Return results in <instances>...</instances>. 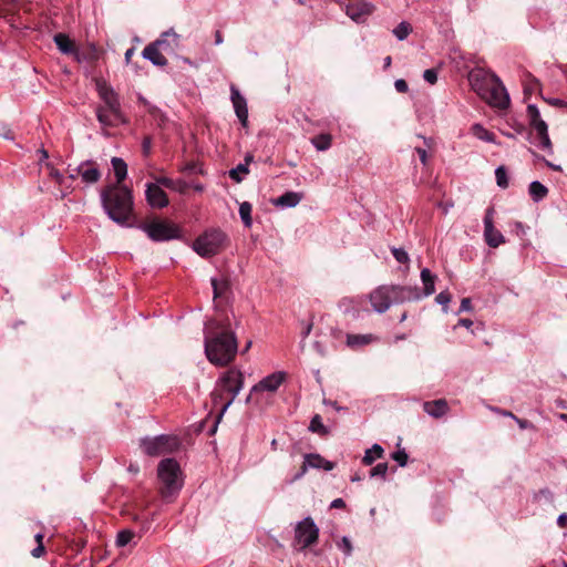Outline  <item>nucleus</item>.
Here are the masks:
<instances>
[{
  "label": "nucleus",
  "mask_w": 567,
  "mask_h": 567,
  "mask_svg": "<svg viewBox=\"0 0 567 567\" xmlns=\"http://www.w3.org/2000/svg\"><path fill=\"white\" fill-rule=\"evenodd\" d=\"M103 208L107 216L121 226H130L133 215V196L130 188L122 185L107 186L101 193Z\"/></svg>",
  "instance_id": "1"
},
{
  "label": "nucleus",
  "mask_w": 567,
  "mask_h": 567,
  "mask_svg": "<svg viewBox=\"0 0 567 567\" xmlns=\"http://www.w3.org/2000/svg\"><path fill=\"white\" fill-rule=\"evenodd\" d=\"M420 299L421 293L417 287L400 285H383L375 288L369 295L373 310L379 313L385 312L393 303H403Z\"/></svg>",
  "instance_id": "2"
},
{
  "label": "nucleus",
  "mask_w": 567,
  "mask_h": 567,
  "mask_svg": "<svg viewBox=\"0 0 567 567\" xmlns=\"http://www.w3.org/2000/svg\"><path fill=\"white\" fill-rule=\"evenodd\" d=\"M205 353L209 362L224 367L230 363L237 353V339L234 332L223 330L205 338Z\"/></svg>",
  "instance_id": "3"
},
{
  "label": "nucleus",
  "mask_w": 567,
  "mask_h": 567,
  "mask_svg": "<svg viewBox=\"0 0 567 567\" xmlns=\"http://www.w3.org/2000/svg\"><path fill=\"white\" fill-rule=\"evenodd\" d=\"M179 48L181 35L174 29H169L162 32L158 39L147 44L142 51V56L153 65L164 68L168 64V60L163 52L176 54Z\"/></svg>",
  "instance_id": "4"
},
{
  "label": "nucleus",
  "mask_w": 567,
  "mask_h": 567,
  "mask_svg": "<svg viewBox=\"0 0 567 567\" xmlns=\"http://www.w3.org/2000/svg\"><path fill=\"white\" fill-rule=\"evenodd\" d=\"M157 476L163 497L176 495L183 487L182 470L174 458H164L158 463Z\"/></svg>",
  "instance_id": "5"
},
{
  "label": "nucleus",
  "mask_w": 567,
  "mask_h": 567,
  "mask_svg": "<svg viewBox=\"0 0 567 567\" xmlns=\"http://www.w3.org/2000/svg\"><path fill=\"white\" fill-rule=\"evenodd\" d=\"M227 235L218 229L210 228L199 235L192 247L203 258H209L219 254L226 246Z\"/></svg>",
  "instance_id": "6"
},
{
  "label": "nucleus",
  "mask_w": 567,
  "mask_h": 567,
  "mask_svg": "<svg viewBox=\"0 0 567 567\" xmlns=\"http://www.w3.org/2000/svg\"><path fill=\"white\" fill-rule=\"evenodd\" d=\"M153 241L179 239L182 230L178 225L168 219L154 218L138 226Z\"/></svg>",
  "instance_id": "7"
},
{
  "label": "nucleus",
  "mask_w": 567,
  "mask_h": 567,
  "mask_svg": "<svg viewBox=\"0 0 567 567\" xmlns=\"http://www.w3.org/2000/svg\"><path fill=\"white\" fill-rule=\"evenodd\" d=\"M219 384L223 391L230 394V398L223 404L219 413V417L227 411L231 405L238 393L244 386V375L238 369L227 370L219 379Z\"/></svg>",
  "instance_id": "8"
},
{
  "label": "nucleus",
  "mask_w": 567,
  "mask_h": 567,
  "mask_svg": "<svg viewBox=\"0 0 567 567\" xmlns=\"http://www.w3.org/2000/svg\"><path fill=\"white\" fill-rule=\"evenodd\" d=\"M178 442L169 435H158L155 437H145L141 440L140 446L148 456H159L172 453L176 450Z\"/></svg>",
  "instance_id": "9"
},
{
  "label": "nucleus",
  "mask_w": 567,
  "mask_h": 567,
  "mask_svg": "<svg viewBox=\"0 0 567 567\" xmlns=\"http://www.w3.org/2000/svg\"><path fill=\"white\" fill-rule=\"evenodd\" d=\"M319 528L311 517H306L299 522L295 528L293 546L298 550H305L307 547L317 543Z\"/></svg>",
  "instance_id": "10"
},
{
  "label": "nucleus",
  "mask_w": 567,
  "mask_h": 567,
  "mask_svg": "<svg viewBox=\"0 0 567 567\" xmlns=\"http://www.w3.org/2000/svg\"><path fill=\"white\" fill-rule=\"evenodd\" d=\"M527 115L530 121V125L536 132L534 143L542 150L551 152V142L548 136L547 124L542 120L539 110L536 105L529 104L527 106Z\"/></svg>",
  "instance_id": "11"
},
{
  "label": "nucleus",
  "mask_w": 567,
  "mask_h": 567,
  "mask_svg": "<svg viewBox=\"0 0 567 567\" xmlns=\"http://www.w3.org/2000/svg\"><path fill=\"white\" fill-rule=\"evenodd\" d=\"M481 97L491 106L499 110H505L509 106V95L498 76L494 79Z\"/></svg>",
  "instance_id": "12"
},
{
  "label": "nucleus",
  "mask_w": 567,
  "mask_h": 567,
  "mask_svg": "<svg viewBox=\"0 0 567 567\" xmlns=\"http://www.w3.org/2000/svg\"><path fill=\"white\" fill-rule=\"evenodd\" d=\"M344 8L347 16L357 23L364 22L374 11V6L365 0H350Z\"/></svg>",
  "instance_id": "13"
},
{
  "label": "nucleus",
  "mask_w": 567,
  "mask_h": 567,
  "mask_svg": "<svg viewBox=\"0 0 567 567\" xmlns=\"http://www.w3.org/2000/svg\"><path fill=\"white\" fill-rule=\"evenodd\" d=\"M497 75L482 68H475L468 73V81L472 89L480 95L491 85Z\"/></svg>",
  "instance_id": "14"
},
{
  "label": "nucleus",
  "mask_w": 567,
  "mask_h": 567,
  "mask_svg": "<svg viewBox=\"0 0 567 567\" xmlns=\"http://www.w3.org/2000/svg\"><path fill=\"white\" fill-rule=\"evenodd\" d=\"M493 214V208H488L486 210L484 217V238L489 247L497 248L499 245L505 243V238L502 233L494 227Z\"/></svg>",
  "instance_id": "15"
},
{
  "label": "nucleus",
  "mask_w": 567,
  "mask_h": 567,
  "mask_svg": "<svg viewBox=\"0 0 567 567\" xmlns=\"http://www.w3.org/2000/svg\"><path fill=\"white\" fill-rule=\"evenodd\" d=\"M145 197L152 208H164L168 205L166 193L157 184L148 183L146 185Z\"/></svg>",
  "instance_id": "16"
},
{
  "label": "nucleus",
  "mask_w": 567,
  "mask_h": 567,
  "mask_svg": "<svg viewBox=\"0 0 567 567\" xmlns=\"http://www.w3.org/2000/svg\"><path fill=\"white\" fill-rule=\"evenodd\" d=\"M99 95L104 102L103 107H107V110L113 113L115 117L120 116V110L121 104L117 94L114 92V90L106 85V84H100L99 85Z\"/></svg>",
  "instance_id": "17"
},
{
  "label": "nucleus",
  "mask_w": 567,
  "mask_h": 567,
  "mask_svg": "<svg viewBox=\"0 0 567 567\" xmlns=\"http://www.w3.org/2000/svg\"><path fill=\"white\" fill-rule=\"evenodd\" d=\"M231 92V102L235 110V113L240 121L243 126H247L248 123V107L246 99L240 94L238 89L234 85L230 87Z\"/></svg>",
  "instance_id": "18"
},
{
  "label": "nucleus",
  "mask_w": 567,
  "mask_h": 567,
  "mask_svg": "<svg viewBox=\"0 0 567 567\" xmlns=\"http://www.w3.org/2000/svg\"><path fill=\"white\" fill-rule=\"evenodd\" d=\"M76 174H80L82 181L86 184H94L101 177V172L96 163L92 161L82 162L78 167L74 168Z\"/></svg>",
  "instance_id": "19"
},
{
  "label": "nucleus",
  "mask_w": 567,
  "mask_h": 567,
  "mask_svg": "<svg viewBox=\"0 0 567 567\" xmlns=\"http://www.w3.org/2000/svg\"><path fill=\"white\" fill-rule=\"evenodd\" d=\"M308 467L322 468V470L329 472L334 468V463L323 458L320 454L310 453V454L305 455L302 473H306Z\"/></svg>",
  "instance_id": "20"
},
{
  "label": "nucleus",
  "mask_w": 567,
  "mask_h": 567,
  "mask_svg": "<svg viewBox=\"0 0 567 567\" xmlns=\"http://www.w3.org/2000/svg\"><path fill=\"white\" fill-rule=\"evenodd\" d=\"M423 409L429 415H431L435 419H439L447 413L449 404H447L446 400L439 399V400L425 402L423 404Z\"/></svg>",
  "instance_id": "21"
},
{
  "label": "nucleus",
  "mask_w": 567,
  "mask_h": 567,
  "mask_svg": "<svg viewBox=\"0 0 567 567\" xmlns=\"http://www.w3.org/2000/svg\"><path fill=\"white\" fill-rule=\"evenodd\" d=\"M96 116L99 122L103 126H115L118 123H125L124 115L122 111L120 110V116L115 117L113 113H111L107 107H97L96 110Z\"/></svg>",
  "instance_id": "22"
},
{
  "label": "nucleus",
  "mask_w": 567,
  "mask_h": 567,
  "mask_svg": "<svg viewBox=\"0 0 567 567\" xmlns=\"http://www.w3.org/2000/svg\"><path fill=\"white\" fill-rule=\"evenodd\" d=\"M284 381L282 373H274L266 378H264L257 385L252 388V390H265L274 392L276 391Z\"/></svg>",
  "instance_id": "23"
},
{
  "label": "nucleus",
  "mask_w": 567,
  "mask_h": 567,
  "mask_svg": "<svg viewBox=\"0 0 567 567\" xmlns=\"http://www.w3.org/2000/svg\"><path fill=\"white\" fill-rule=\"evenodd\" d=\"M435 280L436 276L433 275L430 269L423 268L421 270V281L423 284V292L420 291L421 298L427 297L434 293L435 291Z\"/></svg>",
  "instance_id": "24"
},
{
  "label": "nucleus",
  "mask_w": 567,
  "mask_h": 567,
  "mask_svg": "<svg viewBox=\"0 0 567 567\" xmlns=\"http://www.w3.org/2000/svg\"><path fill=\"white\" fill-rule=\"evenodd\" d=\"M53 40H54V43L56 44L58 49L63 54H71V53L75 52L74 42L65 33H56L54 35Z\"/></svg>",
  "instance_id": "25"
},
{
  "label": "nucleus",
  "mask_w": 567,
  "mask_h": 567,
  "mask_svg": "<svg viewBox=\"0 0 567 567\" xmlns=\"http://www.w3.org/2000/svg\"><path fill=\"white\" fill-rule=\"evenodd\" d=\"M528 193L534 202L538 203L543 200L547 194L548 188L538 181H534L529 184Z\"/></svg>",
  "instance_id": "26"
},
{
  "label": "nucleus",
  "mask_w": 567,
  "mask_h": 567,
  "mask_svg": "<svg viewBox=\"0 0 567 567\" xmlns=\"http://www.w3.org/2000/svg\"><path fill=\"white\" fill-rule=\"evenodd\" d=\"M210 282L213 287L214 299L224 297L230 288L229 281L225 277H221L220 279L212 278Z\"/></svg>",
  "instance_id": "27"
},
{
  "label": "nucleus",
  "mask_w": 567,
  "mask_h": 567,
  "mask_svg": "<svg viewBox=\"0 0 567 567\" xmlns=\"http://www.w3.org/2000/svg\"><path fill=\"white\" fill-rule=\"evenodd\" d=\"M111 163H112V166H113V169H114V174H115V177H116V183H117L116 185H121V183L126 178L127 165L120 157H113Z\"/></svg>",
  "instance_id": "28"
},
{
  "label": "nucleus",
  "mask_w": 567,
  "mask_h": 567,
  "mask_svg": "<svg viewBox=\"0 0 567 567\" xmlns=\"http://www.w3.org/2000/svg\"><path fill=\"white\" fill-rule=\"evenodd\" d=\"M375 340L372 334H348L347 344L351 348L362 347Z\"/></svg>",
  "instance_id": "29"
},
{
  "label": "nucleus",
  "mask_w": 567,
  "mask_h": 567,
  "mask_svg": "<svg viewBox=\"0 0 567 567\" xmlns=\"http://www.w3.org/2000/svg\"><path fill=\"white\" fill-rule=\"evenodd\" d=\"M301 198L302 196L298 193L287 192L277 199V204L284 207H295L300 203Z\"/></svg>",
  "instance_id": "30"
},
{
  "label": "nucleus",
  "mask_w": 567,
  "mask_h": 567,
  "mask_svg": "<svg viewBox=\"0 0 567 567\" xmlns=\"http://www.w3.org/2000/svg\"><path fill=\"white\" fill-rule=\"evenodd\" d=\"M383 455V449L380 444H373L371 449H368L364 453L362 462L365 465H371L375 460L381 458Z\"/></svg>",
  "instance_id": "31"
},
{
  "label": "nucleus",
  "mask_w": 567,
  "mask_h": 567,
  "mask_svg": "<svg viewBox=\"0 0 567 567\" xmlns=\"http://www.w3.org/2000/svg\"><path fill=\"white\" fill-rule=\"evenodd\" d=\"M154 184H157L159 187L164 186L178 192H182L185 186V183L182 179L174 181L168 177H156Z\"/></svg>",
  "instance_id": "32"
},
{
  "label": "nucleus",
  "mask_w": 567,
  "mask_h": 567,
  "mask_svg": "<svg viewBox=\"0 0 567 567\" xmlns=\"http://www.w3.org/2000/svg\"><path fill=\"white\" fill-rule=\"evenodd\" d=\"M311 142L318 151H327L331 146L332 137L330 134H319Z\"/></svg>",
  "instance_id": "33"
},
{
  "label": "nucleus",
  "mask_w": 567,
  "mask_h": 567,
  "mask_svg": "<svg viewBox=\"0 0 567 567\" xmlns=\"http://www.w3.org/2000/svg\"><path fill=\"white\" fill-rule=\"evenodd\" d=\"M473 134L485 142L494 143L495 142V135L487 131L485 127H483L481 124H474L472 127Z\"/></svg>",
  "instance_id": "34"
},
{
  "label": "nucleus",
  "mask_w": 567,
  "mask_h": 567,
  "mask_svg": "<svg viewBox=\"0 0 567 567\" xmlns=\"http://www.w3.org/2000/svg\"><path fill=\"white\" fill-rule=\"evenodd\" d=\"M251 210L252 207L248 202H244L239 206V216L246 227H250L252 224Z\"/></svg>",
  "instance_id": "35"
},
{
  "label": "nucleus",
  "mask_w": 567,
  "mask_h": 567,
  "mask_svg": "<svg viewBox=\"0 0 567 567\" xmlns=\"http://www.w3.org/2000/svg\"><path fill=\"white\" fill-rule=\"evenodd\" d=\"M411 31H412L411 24L405 21H402L401 23L398 24V27L394 28L393 34L395 35V38L398 40L402 41L409 37Z\"/></svg>",
  "instance_id": "36"
},
{
  "label": "nucleus",
  "mask_w": 567,
  "mask_h": 567,
  "mask_svg": "<svg viewBox=\"0 0 567 567\" xmlns=\"http://www.w3.org/2000/svg\"><path fill=\"white\" fill-rule=\"evenodd\" d=\"M247 164H238L235 168L230 169L229 176L235 182L239 183L243 181L244 176L248 174Z\"/></svg>",
  "instance_id": "37"
},
{
  "label": "nucleus",
  "mask_w": 567,
  "mask_h": 567,
  "mask_svg": "<svg viewBox=\"0 0 567 567\" xmlns=\"http://www.w3.org/2000/svg\"><path fill=\"white\" fill-rule=\"evenodd\" d=\"M133 537L134 533L132 530L124 529L117 533L115 543L118 547H124L133 539Z\"/></svg>",
  "instance_id": "38"
},
{
  "label": "nucleus",
  "mask_w": 567,
  "mask_h": 567,
  "mask_svg": "<svg viewBox=\"0 0 567 567\" xmlns=\"http://www.w3.org/2000/svg\"><path fill=\"white\" fill-rule=\"evenodd\" d=\"M309 430L315 433L326 434L328 431L326 426L322 423L321 416L319 414H316L309 425Z\"/></svg>",
  "instance_id": "39"
},
{
  "label": "nucleus",
  "mask_w": 567,
  "mask_h": 567,
  "mask_svg": "<svg viewBox=\"0 0 567 567\" xmlns=\"http://www.w3.org/2000/svg\"><path fill=\"white\" fill-rule=\"evenodd\" d=\"M495 177H496V183L501 188L508 187L507 172L504 168V166H499L495 169Z\"/></svg>",
  "instance_id": "40"
},
{
  "label": "nucleus",
  "mask_w": 567,
  "mask_h": 567,
  "mask_svg": "<svg viewBox=\"0 0 567 567\" xmlns=\"http://www.w3.org/2000/svg\"><path fill=\"white\" fill-rule=\"evenodd\" d=\"M391 251L398 262H400V264H409L410 262L409 254L403 248L393 247L391 249Z\"/></svg>",
  "instance_id": "41"
},
{
  "label": "nucleus",
  "mask_w": 567,
  "mask_h": 567,
  "mask_svg": "<svg viewBox=\"0 0 567 567\" xmlns=\"http://www.w3.org/2000/svg\"><path fill=\"white\" fill-rule=\"evenodd\" d=\"M391 457L402 467L408 464L409 456H408L405 450H398V451L393 452Z\"/></svg>",
  "instance_id": "42"
},
{
  "label": "nucleus",
  "mask_w": 567,
  "mask_h": 567,
  "mask_svg": "<svg viewBox=\"0 0 567 567\" xmlns=\"http://www.w3.org/2000/svg\"><path fill=\"white\" fill-rule=\"evenodd\" d=\"M337 546L344 553V555L350 556L352 554V544L347 536H343Z\"/></svg>",
  "instance_id": "43"
},
{
  "label": "nucleus",
  "mask_w": 567,
  "mask_h": 567,
  "mask_svg": "<svg viewBox=\"0 0 567 567\" xmlns=\"http://www.w3.org/2000/svg\"><path fill=\"white\" fill-rule=\"evenodd\" d=\"M388 463H379L378 465H375L371 472H370V476L371 477H374V476H381V477H385L386 475V472H388Z\"/></svg>",
  "instance_id": "44"
},
{
  "label": "nucleus",
  "mask_w": 567,
  "mask_h": 567,
  "mask_svg": "<svg viewBox=\"0 0 567 567\" xmlns=\"http://www.w3.org/2000/svg\"><path fill=\"white\" fill-rule=\"evenodd\" d=\"M435 300L439 305H442L444 307V311L447 310V305L451 301V295L447 291H441L436 297Z\"/></svg>",
  "instance_id": "45"
},
{
  "label": "nucleus",
  "mask_w": 567,
  "mask_h": 567,
  "mask_svg": "<svg viewBox=\"0 0 567 567\" xmlns=\"http://www.w3.org/2000/svg\"><path fill=\"white\" fill-rule=\"evenodd\" d=\"M47 166L50 168V176L59 184V185H63L64 182H65V178L64 176L58 171L55 169L51 164L47 163Z\"/></svg>",
  "instance_id": "46"
},
{
  "label": "nucleus",
  "mask_w": 567,
  "mask_h": 567,
  "mask_svg": "<svg viewBox=\"0 0 567 567\" xmlns=\"http://www.w3.org/2000/svg\"><path fill=\"white\" fill-rule=\"evenodd\" d=\"M423 79L430 84H435L437 81V73L434 69H427L423 73Z\"/></svg>",
  "instance_id": "47"
},
{
  "label": "nucleus",
  "mask_w": 567,
  "mask_h": 567,
  "mask_svg": "<svg viewBox=\"0 0 567 567\" xmlns=\"http://www.w3.org/2000/svg\"><path fill=\"white\" fill-rule=\"evenodd\" d=\"M515 422L517 423V425L519 426L520 430H527V429L535 430V425L525 419H519L516 416Z\"/></svg>",
  "instance_id": "48"
},
{
  "label": "nucleus",
  "mask_w": 567,
  "mask_h": 567,
  "mask_svg": "<svg viewBox=\"0 0 567 567\" xmlns=\"http://www.w3.org/2000/svg\"><path fill=\"white\" fill-rule=\"evenodd\" d=\"M0 136L6 138V140H13L14 138V135L11 131V128L7 125H1L0 126Z\"/></svg>",
  "instance_id": "49"
},
{
  "label": "nucleus",
  "mask_w": 567,
  "mask_h": 567,
  "mask_svg": "<svg viewBox=\"0 0 567 567\" xmlns=\"http://www.w3.org/2000/svg\"><path fill=\"white\" fill-rule=\"evenodd\" d=\"M395 90L400 93H405L409 90L408 83L403 79H399L394 82Z\"/></svg>",
  "instance_id": "50"
},
{
  "label": "nucleus",
  "mask_w": 567,
  "mask_h": 567,
  "mask_svg": "<svg viewBox=\"0 0 567 567\" xmlns=\"http://www.w3.org/2000/svg\"><path fill=\"white\" fill-rule=\"evenodd\" d=\"M472 310V302L470 298H463L460 306V312L463 311H471Z\"/></svg>",
  "instance_id": "51"
},
{
  "label": "nucleus",
  "mask_w": 567,
  "mask_h": 567,
  "mask_svg": "<svg viewBox=\"0 0 567 567\" xmlns=\"http://www.w3.org/2000/svg\"><path fill=\"white\" fill-rule=\"evenodd\" d=\"M151 145H152V140L151 137H145L143 140V143H142V148H143V153L145 156H147L151 152Z\"/></svg>",
  "instance_id": "52"
},
{
  "label": "nucleus",
  "mask_w": 567,
  "mask_h": 567,
  "mask_svg": "<svg viewBox=\"0 0 567 567\" xmlns=\"http://www.w3.org/2000/svg\"><path fill=\"white\" fill-rule=\"evenodd\" d=\"M415 152L417 153L419 157H420V161L423 165H426L427 163V153L424 148H421V147H416L415 148Z\"/></svg>",
  "instance_id": "53"
},
{
  "label": "nucleus",
  "mask_w": 567,
  "mask_h": 567,
  "mask_svg": "<svg viewBox=\"0 0 567 567\" xmlns=\"http://www.w3.org/2000/svg\"><path fill=\"white\" fill-rule=\"evenodd\" d=\"M45 553L44 545H38L34 549H32L31 555L35 558H40Z\"/></svg>",
  "instance_id": "54"
},
{
  "label": "nucleus",
  "mask_w": 567,
  "mask_h": 567,
  "mask_svg": "<svg viewBox=\"0 0 567 567\" xmlns=\"http://www.w3.org/2000/svg\"><path fill=\"white\" fill-rule=\"evenodd\" d=\"M330 507L331 508H344L346 503L342 498H336L331 502Z\"/></svg>",
  "instance_id": "55"
},
{
  "label": "nucleus",
  "mask_w": 567,
  "mask_h": 567,
  "mask_svg": "<svg viewBox=\"0 0 567 567\" xmlns=\"http://www.w3.org/2000/svg\"><path fill=\"white\" fill-rule=\"evenodd\" d=\"M557 525L561 528L567 526V513H563L558 516Z\"/></svg>",
  "instance_id": "56"
},
{
  "label": "nucleus",
  "mask_w": 567,
  "mask_h": 567,
  "mask_svg": "<svg viewBox=\"0 0 567 567\" xmlns=\"http://www.w3.org/2000/svg\"><path fill=\"white\" fill-rule=\"evenodd\" d=\"M458 324L468 329L473 326V321L471 319L463 318L458 320Z\"/></svg>",
  "instance_id": "57"
},
{
  "label": "nucleus",
  "mask_w": 567,
  "mask_h": 567,
  "mask_svg": "<svg viewBox=\"0 0 567 567\" xmlns=\"http://www.w3.org/2000/svg\"><path fill=\"white\" fill-rule=\"evenodd\" d=\"M547 102L550 105L559 106V107L565 105V102L563 100H559V99H551V100H548Z\"/></svg>",
  "instance_id": "58"
},
{
  "label": "nucleus",
  "mask_w": 567,
  "mask_h": 567,
  "mask_svg": "<svg viewBox=\"0 0 567 567\" xmlns=\"http://www.w3.org/2000/svg\"><path fill=\"white\" fill-rule=\"evenodd\" d=\"M38 152L40 154V162H43V161L48 159L49 154H48V152L44 148H41Z\"/></svg>",
  "instance_id": "59"
},
{
  "label": "nucleus",
  "mask_w": 567,
  "mask_h": 567,
  "mask_svg": "<svg viewBox=\"0 0 567 567\" xmlns=\"http://www.w3.org/2000/svg\"><path fill=\"white\" fill-rule=\"evenodd\" d=\"M223 43V35L220 31L215 32V44H221Z\"/></svg>",
  "instance_id": "60"
},
{
  "label": "nucleus",
  "mask_w": 567,
  "mask_h": 567,
  "mask_svg": "<svg viewBox=\"0 0 567 567\" xmlns=\"http://www.w3.org/2000/svg\"><path fill=\"white\" fill-rule=\"evenodd\" d=\"M43 537L44 535L42 533L35 534L34 539L38 543V545H43Z\"/></svg>",
  "instance_id": "61"
},
{
  "label": "nucleus",
  "mask_w": 567,
  "mask_h": 567,
  "mask_svg": "<svg viewBox=\"0 0 567 567\" xmlns=\"http://www.w3.org/2000/svg\"><path fill=\"white\" fill-rule=\"evenodd\" d=\"M545 163H546V165H547L548 167L553 168L554 171H558V172H560V171H561V166H559V165H555V164H553V163H550V162H548V161H545Z\"/></svg>",
  "instance_id": "62"
},
{
  "label": "nucleus",
  "mask_w": 567,
  "mask_h": 567,
  "mask_svg": "<svg viewBox=\"0 0 567 567\" xmlns=\"http://www.w3.org/2000/svg\"><path fill=\"white\" fill-rule=\"evenodd\" d=\"M133 54H134V49H133V48L128 49V50L125 52V60H126V62H130V60H131V58H132V55H133Z\"/></svg>",
  "instance_id": "63"
},
{
  "label": "nucleus",
  "mask_w": 567,
  "mask_h": 567,
  "mask_svg": "<svg viewBox=\"0 0 567 567\" xmlns=\"http://www.w3.org/2000/svg\"><path fill=\"white\" fill-rule=\"evenodd\" d=\"M78 176H80V174H76V172H74V169H69V178L70 179H75Z\"/></svg>",
  "instance_id": "64"
}]
</instances>
